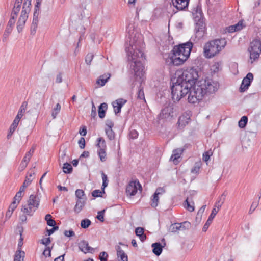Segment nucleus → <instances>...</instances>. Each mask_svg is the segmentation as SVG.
Wrapping results in <instances>:
<instances>
[{
    "label": "nucleus",
    "instance_id": "obj_13",
    "mask_svg": "<svg viewBox=\"0 0 261 261\" xmlns=\"http://www.w3.org/2000/svg\"><path fill=\"white\" fill-rule=\"evenodd\" d=\"M98 143L97 146L100 149L98 150L97 153L101 162H105L106 160V144L103 138L100 137L97 139Z\"/></svg>",
    "mask_w": 261,
    "mask_h": 261
},
{
    "label": "nucleus",
    "instance_id": "obj_17",
    "mask_svg": "<svg viewBox=\"0 0 261 261\" xmlns=\"http://www.w3.org/2000/svg\"><path fill=\"white\" fill-rule=\"evenodd\" d=\"M173 5L178 10H183L188 7L189 0H172Z\"/></svg>",
    "mask_w": 261,
    "mask_h": 261
},
{
    "label": "nucleus",
    "instance_id": "obj_64",
    "mask_svg": "<svg viewBox=\"0 0 261 261\" xmlns=\"http://www.w3.org/2000/svg\"><path fill=\"white\" fill-rule=\"evenodd\" d=\"M53 228L50 229H47V232L48 236L52 234L56 230L59 229V227L57 226H53Z\"/></svg>",
    "mask_w": 261,
    "mask_h": 261
},
{
    "label": "nucleus",
    "instance_id": "obj_9",
    "mask_svg": "<svg viewBox=\"0 0 261 261\" xmlns=\"http://www.w3.org/2000/svg\"><path fill=\"white\" fill-rule=\"evenodd\" d=\"M31 6H25L23 4L22 10L21 13V15L19 18L18 21L17 23V29L19 33L21 32L24 28L25 22L28 18V14L31 10Z\"/></svg>",
    "mask_w": 261,
    "mask_h": 261
},
{
    "label": "nucleus",
    "instance_id": "obj_38",
    "mask_svg": "<svg viewBox=\"0 0 261 261\" xmlns=\"http://www.w3.org/2000/svg\"><path fill=\"white\" fill-rule=\"evenodd\" d=\"M247 121H248L247 117L246 116H243L239 121V123H238L239 126L241 128H244L246 125Z\"/></svg>",
    "mask_w": 261,
    "mask_h": 261
},
{
    "label": "nucleus",
    "instance_id": "obj_43",
    "mask_svg": "<svg viewBox=\"0 0 261 261\" xmlns=\"http://www.w3.org/2000/svg\"><path fill=\"white\" fill-rule=\"evenodd\" d=\"M213 155V152L211 150H209L206 152H204L203 154V160L207 162L209 160L210 157Z\"/></svg>",
    "mask_w": 261,
    "mask_h": 261
},
{
    "label": "nucleus",
    "instance_id": "obj_26",
    "mask_svg": "<svg viewBox=\"0 0 261 261\" xmlns=\"http://www.w3.org/2000/svg\"><path fill=\"white\" fill-rule=\"evenodd\" d=\"M28 106V102L25 101H23L21 106H20V108L18 111V114L15 117L17 119H20V118L23 116L26 108H27Z\"/></svg>",
    "mask_w": 261,
    "mask_h": 261
},
{
    "label": "nucleus",
    "instance_id": "obj_51",
    "mask_svg": "<svg viewBox=\"0 0 261 261\" xmlns=\"http://www.w3.org/2000/svg\"><path fill=\"white\" fill-rule=\"evenodd\" d=\"M181 225V230L189 229L191 227V223L188 221L179 223Z\"/></svg>",
    "mask_w": 261,
    "mask_h": 261
},
{
    "label": "nucleus",
    "instance_id": "obj_22",
    "mask_svg": "<svg viewBox=\"0 0 261 261\" xmlns=\"http://www.w3.org/2000/svg\"><path fill=\"white\" fill-rule=\"evenodd\" d=\"M19 121H20L19 119H17L16 118L14 120L12 124L11 125V126L10 127L9 133L7 136V138L8 139H9L11 138V137L12 136V134H13L15 130L17 128Z\"/></svg>",
    "mask_w": 261,
    "mask_h": 261
},
{
    "label": "nucleus",
    "instance_id": "obj_5",
    "mask_svg": "<svg viewBox=\"0 0 261 261\" xmlns=\"http://www.w3.org/2000/svg\"><path fill=\"white\" fill-rule=\"evenodd\" d=\"M198 77V72L197 69L194 68H190L184 70L177 79H178V82L189 83L188 86L191 88L193 84L196 83Z\"/></svg>",
    "mask_w": 261,
    "mask_h": 261
},
{
    "label": "nucleus",
    "instance_id": "obj_15",
    "mask_svg": "<svg viewBox=\"0 0 261 261\" xmlns=\"http://www.w3.org/2000/svg\"><path fill=\"white\" fill-rule=\"evenodd\" d=\"M253 80V75L251 73H248L246 76L243 79L241 85L240 86V91L244 92L247 90L250 85L251 82Z\"/></svg>",
    "mask_w": 261,
    "mask_h": 261
},
{
    "label": "nucleus",
    "instance_id": "obj_1",
    "mask_svg": "<svg viewBox=\"0 0 261 261\" xmlns=\"http://www.w3.org/2000/svg\"><path fill=\"white\" fill-rule=\"evenodd\" d=\"M136 39V35L130 41V47H126L128 60L130 64V80L133 84L136 81L142 82L144 74L142 62L145 60L143 52L144 44L141 36L138 34Z\"/></svg>",
    "mask_w": 261,
    "mask_h": 261
},
{
    "label": "nucleus",
    "instance_id": "obj_29",
    "mask_svg": "<svg viewBox=\"0 0 261 261\" xmlns=\"http://www.w3.org/2000/svg\"><path fill=\"white\" fill-rule=\"evenodd\" d=\"M85 205L84 200L77 199L76 204L74 208V211L76 213H80Z\"/></svg>",
    "mask_w": 261,
    "mask_h": 261
},
{
    "label": "nucleus",
    "instance_id": "obj_60",
    "mask_svg": "<svg viewBox=\"0 0 261 261\" xmlns=\"http://www.w3.org/2000/svg\"><path fill=\"white\" fill-rule=\"evenodd\" d=\"M79 147L81 149H84L85 147V140L84 138L81 137L78 141Z\"/></svg>",
    "mask_w": 261,
    "mask_h": 261
},
{
    "label": "nucleus",
    "instance_id": "obj_25",
    "mask_svg": "<svg viewBox=\"0 0 261 261\" xmlns=\"http://www.w3.org/2000/svg\"><path fill=\"white\" fill-rule=\"evenodd\" d=\"M110 76L111 74L109 73L102 75L100 76L99 78L97 80L96 83L101 86H103L110 79Z\"/></svg>",
    "mask_w": 261,
    "mask_h": 261
},
{
    "label": "nucleus",
    "instance_id": "obj_42",
    "mask_svg": "<svg viewBox=\"0 0 261 261\" xmlns=\"http://www.w3.org/2000/svg\"><path fill=\"white\" fill-rule=\"evenodd\" d=\"M35 174L34 172H30L25 177V179L23 183H28L27 186H29L31 183L33 179V176Z\"/></svg>",
    "mask_w": 261,
    "mask_h": 261
},
{
    "label": "nucleus",
    "instance_id": "obj_62",
    "mask_svg": "<svg viewBox=\"0 0 261 261\" xmlns=\"http://www.w3.org/2000/svg\"><path fill=\"white\" fill-rule=\"evenodd\" d=\"M236 31L241 30L243 28V22L240 21L237 24L233 25Z\"/></svg>",
    "mask_w": 261,
    "mask_h": 261
},
{
    "label": "nucleus",
    "instance_id": "obj_30",
    "mask_svg": "<svg viewBox=\"0 0 261 261\" xmlns=\"http://www.w3.org/2000/svg\"><path fill=\"white\" fill-rule=\"evenodd\" d=\"M136 234L139 237L141 241H144L146 239V235L144 233V229L142 227H137L135 230Z\"/></svg>",
    "mask_w": 261,
    "mask_h": 261
},
{
    "label": "nucleus",
    "instance_id": "obj_50",
    "mask_svg": "<svg viewBox=\"0 0 261 261\" xmlns=\"http://www.w3.org/2000/svg\"><path fill=\"white\" fill-rule=\"evenodd\" d=\"M94 57V55L92 53L88 54L85 57V62L87 65H90Z\"/></svg>",
    "mask_w": 261,
    "mask_h": 261
},
{
    "label": "nucleus",
    "instance_id": "obj_21",
    "mask_svg": "<svg viewBox=\"0 0 261 261\" xmlns=\"http://www.w3.org/2000/svg\"><path fill=\"white\" fill-rule=\"evenodd\" d=\"M117 255L119 261H128L127 255L125 254L124 251L121 249V248L117 246L116 247Z\"/></svg>",
    "mask_w": 261,
    "mask_h": 261
},
{
    "label": "nucleus",
    "instance_id": "obj_14",
    "mask_svg": "<svg viewBox=\"0 0 261 261\" xmlns=\"http://www.w3.org/2000/svg\"><path fill=\"white\" fill-rule=\"evenodd\" d=\"M224 202V199L223 200V201L221 202V203H220V205H218L217 208L214 207L213 208L211 215H210L207 221L206 222V223H205V224L203 227V229H202L203 231H204V232L206 231L209 226L212 223L213 219L214 218V217H215L216 214L219 212V210L220 209L222 205L223 204Z\"/></svg>",
    "mask_w": 261,
    "mask_h": 261
},
{
    "label": "nucleus",
    "instance_id": "obj_63",
    "mask_svg": "<svg viewBox=\"0 0 261 261\" xmlns=\"http://www.w3.org/2000/svg\"><path fill=\"white\" fill-rule=\"evenodd\" d=\"M92 107L91 116L92 117L95 118L97 115L96 108L95 106H94L93 102H92Z\"/></svg>",
    "mask_w": 261,
    "mask_h": 261
},
{
    "label": "nucleus",
    "instance_id": "obj_36",
    "mask_svg": "<svg viewBox=\"0 0 261 261\" xmlns=\"http://www.w3.org/2000/svg\"><path fill=\"white\" fill-rule=\"evenodd\" d=\"M170 115V113L169 112V108H166L162 110L160 114V117L162 119H165L169 117Z\"/></svg>",
    "mask_w": 261,
    "mask_h": 261
},
{
    "label": "nucleus",
    "instance_id": "obj_19",
    "mask_svg": "<svg viewBox=\"0 0 261 261\" xmlns=\"http://www.w3.org/2000/svg\"><path fill=\"white\" fill-rule=\"evenodd\" d=\"M79 247L81 251L85 253L87 252H92L94 251V248L89 246L88 243L86 241H81L79 243Z\"/></svg>",
    "mask_w": 261,
    "mask_h": 261
},
{
    "label": "nucleus",
    "instance_id": "obj_52",
    "mask_svg": "<svg viewBox=\"0 0 261 261\" xmlns=\"http://www.w3.org/2000/svg\"><path fill=\"white\" fill-rule=\"evenodd\" d=\"M105 212V210H103L101 211L98 212V215L96 217L97 219L99 220L100 222H103L105 220L104 219V213Z\"/></svg>",
    "mask_w": 261,
    "mask_h": 261
},
{
    "label": "nucleus",
    "instance_id": "obj_10",
    "mask_svg": "<svg viewBox=\"0 0 261 261\" xmlns=\"http://www.w3.org/2000/svg\"><path fill=\"white\" fill-rule=\"evenodd\" d=\"M188 59V56L174 55L171 52L166 59V63L169 65L179 66L182 65Z\"/></svg>",
    "mask_w": 261,
    "mask_h": 261
},
{
    "label": "nucleus",
    "instance_id": "obj_45",
    "mask_svg": "<svg viewBox=\"0 0 261 261\" xmlns=\"http://www.w3.org/2000/svg\"><path fill=\"white\" fill-rule=\"evenodd\" d=\"M91 222L88 219L82 220L81 222V226L83 228H87L91 225Z\"/></svg>",
    "mask_w": 261,
    "mask_h": 261
},
{
    "label": "nucleus",
    "instance_id": "obj_2",
    "mask_svg": "<svg viewBox=\"0 0 261 261\" xmlns=\"http://www.w3.org/2000/svg\"><path fill=\"white\" fill-rule=\"evenodd\" d=\"M225 39H217L207 42L204 47V53L206 57L212 58L218 54L226 46Z\"/></svg>",
    "mask_w": 261,
    "mask_h": 261
},
{
    "label": "nucleus",
    "instance_id": "obj_12",
    "mask_svg": "<svg viewBox=\"0 0 261 261\" xmlns=\"http://www.w3.org/2000/svg\"><path fill=\"white\" fill-rule=\"evenodd\" d=\"M138 189L142 190V186L138 180L130 181L126 188L127 195L130 196L135 195Z\"/></svg>",
    "mask_w": 261,
    "mask_h": 261
},
{
    "label": "nucleus",
    "instance_id": "obj_61",
    "mask_svg": "<svg viewBox=\"0 0 261 261\" xmlns=\"http://www.w3.org/2000/svg\"><path fill=\"white\" fill-rule=\"evenodd\" d=\"M17 204L16 202H15V200H13V201L11 203L9 207L8 210L10 211L11 212H13V211L15 210V209L16 208L17 206Z\"/></svg>",
    "mask_w": 261,
    "mask_h": 261
},
{
    "label": "nucleus",
    "instance_id": "obj_11",
    "mask_svg": "<svg viewBox=\"0 0 261 261\" xmlns=\"http://www.w3.org/2000/svg\"><path fill=\"white\" fill-rule=\"evenodd\" d=\"M203 85L206 87L204 88L206 91V94L207 93H213L216 91L219 87V84L218 82L213 81L212 80H202Z\"/></svg>",
    "mask_w": 261,
    "mask_h": 261
},
{
    "label": "nucleus",
    "instance_id": "obj_18",
    "mask_svg": "<svg viewBox=\"0 0 261 261\" xmlns=\"http://www.w3.org/2000/svg\"><path fill=\"white\" fill-rule=\"evenodd\" d=\"M182 152L183 150L181 149L178 148L174 150L170 160L172 161L174 164L177 165L179 163V159L180 158Z\"/></svg>",
    "mask_w": 261,
    "mask_h": 261
},
{
    "label": "nucleus",
    "instance_id": "obj_41",
    "mask_svg": "<svg viewBox=\"0 0 261 261\" xmlns=\"http://www.w3.org/2000/svg\"><path fill=\"white\" fill-rule=\"evenodd\" d=\"M60 110H61V106L59 103H58L56 105V107L54 108L53 112H52V116H53V118L55 119L56 118L57 115L60 112Z\"/></svg>",
    "mask_w": 261,
    "mask_h": 261
},
{
    "label": "nucleus",
    "instance_id": "obj_3",
    "mask_svg": "<svg viewBox=\"0 0 261 261\" xmlns=\"http://www.w3.org/2000/svg\"><path fill=\"white\" fill-rule=\"evenodd\" d=\"M206 87L203 85L202 80L197 81L193 84L189 88L188 100L191 103H195L201 100L205 94L206 91L204 88Z\"/></svg>",
    "mask_w": 261,
    "mask_h": 261
},
{
    "label": "nucleus",
    "instance_id": "obj_23",
    "mask_svg": "<svg viewBox=\"0 0 261 261\" xmlns=\"http://www.w3.org/2000/svg\"><path fill=\"white\" fill-rule=\"evenodd\" d=\"M108 108V105L106 103H102L98 107V116L100 118H103L105 116L106 111Z\"/></svg>",
    "mask_w": 261,
    "mask_h": 261
},
{
    "label": "nucleus",
    "instance_id": "obj_40",
    "mask_svg": "<svg viewBox=\"0 0 261 261\" xmlns=\"http://www.w3.org/2000/svg\"><path fill=\"white\" fill-rule=\"evenodd\" d=\"M159 197L157 194H154L153 198L151 199V205L153 207H156L159 203Z\"/></svg>",
    "mask_w": 261,
    "mask_h": 261
},
{
    "label": "nucleus",
    "instance_id": "obj_46",
    "mask_svg": "<svg viewBox=\"0 0 261 261\" xmlns=\"http://www.w3.org/2000/svg\"><path fill=\"white\" fill-rule=\"evenodd\" d=\"M75 196L77 199L84 200L83 197L85 196L84 191L82 189H77L75 191Z\"/></svg>",
    "mask_w": 261,
    "mask_h": 261
},
{
    "label": "nucleus",
    "instance_id": "obj_33",
    "mask_svg": "<svg viewBox=\"0 0 261 261\" xmlns=\"http://www.w3.org/2000/svg\"><path fill=\"white\" fill-rule=\"evenodd\" d=\"M63 171L66 174H70L73 171L71 165L67 162L64 163L63 166Z\"/></svg>",
    "mask_w": 261,
    "mask_h": 261
},
{
    "label": "nucleus",
    "instance_id": "obj_58",
    "mask_svg": "<svg viewBox=\"0 0 261 261\" xmlns=\"http://www.w3.org/2000/svg\"><path fill=\"white\" fill-rule=\"evenodd\" d=\"M108 254L106 252H101L99 254L100 261H107Z\"/></svg>",
    "mask_w": 261,
    "mask_h": 261
},
{
    "label": "nucleus",
    "instance_id": "obj_37",
    "mask_svg": "<svg viewBox=\"0 0 261 261\" xmlns=\"http://www.w3.org/2000/svg\"><path fill=\"white\" fill-rule=\"evenodd\" d=\"M101 176H102V192L103 193H105V188L107 187L108 185V178H107V176L105 174V173L103 172V171H101Z\"/></svg>",
    "mask_w": 261,
    "mask_h": 261
},
{
    "label": "nucleus",
    "instance_id": "obj_16",
    "mask_svg": "<svg viewBox=\"0 0 261 261\" xmlns=\"http://www.w3.org/2000/svg\"><path fill=\"white\" fill-rule=\"evenodd\" d=\"M127 102L123 98H119L112 102L114 111L116 114L120 113L122 107Z\"/></svg>",
    "mask_w": 261,
    "mask_h": 261
},
{
    "label": "nucleus",
    "instance_id": "obj_47",
    "mask_svg": "<svg viewBox=\"0 0 261 261\" xmlns=\"http://www.w3.org/2000/svg\"><path fill=\"white\" fill-rule=\"evenodd\" d=\"M184 206L189 212H193L194 210V206L190 204L188 201V198H187L185 201Z\"/></svg>",
    "mask_w": 261,
    "mask_h": 261
},
{
    "label": "nucleus",
    "instance_id": "obj_31",
    "mask_svg": "<svg viewBox=\"0 0 261 261\" xmlns=\"http://www.w3.org/2000/svg\"><path fill=\"white\" fill-rule=\"evenodd\" d=\"M25 253L24 251L18 250L14 255V261H23Z\"/></svg>",
    "mask_w": 261,
    "mask_h": 261
},
{
    "label": "nucleus",
    "instance_id": "obj_24",
    "mask_svg": "<svg viewBox=\"0 0 261 261\" xmlns=\"http://www.w3.org/2000/svg\"><path fill=\"white\" fill-rule=\"evenodd\" d=\"M152 247L153 248L152 251L154 254L159 256L161 254L163 250V246L160 243H153Z\"/></svg>",
    "mask_w": 261,
    "mask_h": 261
},
{
    "label": "nucleus",
    "instance_id": "obj_57",
    "mask_svg": "<svg viewBox=\"0 0 261 261\" xmlns=\"http://www.w3.org/2000/svg\"><path fill=\"white\" fill-rule=\"evenodd\" d=\"M51 248H50L49 247H46L43 252V254L46 257H50L51 256Z\"/></svg>",
    "mask_w": 261,
    "mask_h": 261
},
{
    "label": "nucleus",
    "instance_id": "obj_34",
    "mask_svg": "<svg viewBox=\"0 0 261 261\" xmlns=\"http://www.w3.org/2000/svg\"><path fill=\"white\" fill-rule=\"evenodd\" d=\"M188 123V119L186 117H185L184 116H182L179 118L178 121V126L180 127H184Z\"/></svg>",
    "mask_w": 261,
    "mask_h": 261
},
{
    "label": "nucleus",
    "instance_id": "obj_49",
    "mask_svg": "<svg viewBox=\"0 0 261 261\" xmlns=\"http://www.w3.org/2000/svg\"><path fill=\"white\" fill-rule=\"evenodd\" d=\"M213 68L215 72H218L222 69V62H215L213 65Z\"/></svg>",
    "mask_w": 261,
    "mask_h": 261
},
{
    "label": "nucleus",
    "instance_id": "obj_8",
    "mask_svg": "<svg viewBox=\"0 0 261 261\" xmlns=\"http://www.w3.org/2000/svg\"><path fill=\"white\" fill-rule=\"evenodd\" d=\"M250 52V58L255 61L257 59L261 52V42L258 39H254L251 43L248 48Z\"/></svg>",
    "mask_w": 261,
    "mask_h": 261
},
{
    "label": "nucleus",
    "instance_id": "obj_6",
    "mask_svg": "<svg viewBox=\"0 0 261 261\" xmlns=\"http://www.w3.org/2000/svg\"><path fill=\"white\" fill-rule=\"evenodd\" d=\"M197 15L194 17L195 23V37L198 40L201 39L205 34V24L203 18H202V12L198 8L195 10Z\"/></svg>",
    "mask_w": 261,
    "mask_h": 261
},
{
    "label": "nucleus",
    "instance_id": "obj_28",
    "mask_svg": "<svg viewBox=\"0 0 261 261\" xmlns=\"http://www.w3.org/2000/svg\"><path fill=\"white\" fill-rule=\"evenodd\" d=\"M23 0H16L11 13L17 15L21 7Z\"/></svg>",
    "mask_w": 261,
    "mask_h": 261
},
{
    "label": "nucleus",
    "instance_id": "obj_27",
    "mask_svg": "<svg viewBox=\"0 0 261 261\" xmlns=\"http://www.w3.org/2000/svg\"><path fill=\"white\" fill-rule=\"evenodd\" d=\"M36 208L31 205H29V203L27 205L22 207L21 211L26 215L31 216L32 214L35 211Z\"/></svg>",
    "mask_w": 261,
    "mask_h": 261
},
{
    "label": "nucleus",
    "instance_id": "obj_35",
    "mask_svg": "<svg viewBox=\"0 0 261 261\" xmlns=\"http://www.w3.org/2000/svg\"><path fill=\"white\" fill-rule=\"evenodd\" d=\"M106 134L107 136V137L110 140H113L115 138V134L114 132L111 128H106L105 129Z\"/></svg>",
    "mask_w": 261,
    "mask_h": 261
},
{
    "label": "nucleus",
    "instance_id": "obj_39",
    "mask_svg": "<svg viewBox=\"0 0 261 261\" xmlns=\"http://www.w3.org/2000/svg\"><path fill=\"white\" fill-rule=\"evenodd\" d=\"M170 230L172 232H176L181 230V225H179V223H174L171 225Z\"/></svg>",
    "mask_w": 261,
    "mask_h": 261
},
{
    "label": "nucleus",
    "instance_id": "obj_44",
    "mask_svg": "<svg viewBox=\"0 0 261 261\" xmlns=\"http://www.w3.org/2000/svg\"><path fill=\"white\" fill-rule=\"evenodd\" d=\"M38 21H36L35 20L34 21H32L31 26V35H35L36 32V30L38 26Z\"/></svg>",
    "mask_w": 261,
    "mask_h": 261
},
{
    "label": "nucleus",
    "instance_id": "obj_32",
    "mask_svg": "<svg viewBox=\"0 0 261 261\" xmlns=\"http://www.w3.org/2000/svg\"><path fill=\"white\" fill-rule=\"evenodd\" d=\"M17 15H16L14 14L11 13L10 19H9V20L8 22L6 28L13 29V26L16 21V19L17 18Z\"/></svg>",
    "mask_w": 261,
    "mask_h": 261
},
{
    "label": "nucleus",
    "instance_id": "obj_4",
    "mask_svg": "<svg viewBox=\"0 0 261 261\" xmlns=\"http://www.w3.org/2000/svg\"><path fill=\"white\" fill-rule=\"evenodd\" d=\"M188 85H189V83L178 82V79L176 82L173 83L171 90L172 98L174 101H179L182 97L189 94L190 87L188 86Z\"/></svg>",
    "mask_w": 261,
    "mask_h": 261
},
{
    "label": "nucleus",
    "instance_id": "obj_48",
    "mask_svg": "<svg viewBox=\"0 0 261 261\" xmlns=\"http://www.w3.org/2000/svg\"><path fill=\"white\" fill-rule=\"evenodd\" d=\"M12 30H13L12 29H10V28H6L5 31L3 34V41H6L9 35L11 33Z\"/></svg>",
    "mask_w": 261,
    "mask_h": 261
},
{
    "label": "nucleus",
    "instance_id": "obj_20",
    "mask_svg": "<svg viewBox=\"0 0 261 261\" xmlns=\"http://www.w3.org/2000/svg\"><path fill=\"white\" fill-rule=\"evenodd\" d=\"M40 203V199L37 195H31L28 201L29 205H31L35 208H38Z\"/></svg>",
    "mask_w": 261,
    "mask_h": 261
},
{
    "label": "nucleus",
    "instance_id": "obj_55",
    "mask_svg": "<svg viewBox=\"0 0 261 261\" xmlns=\"http://www.w3.org/2000/svg\"><path fill=\"white\" fill-rule=\"evenodd\" d=\"M137 95L138 98L140 99H145L144 93L143 88H139Z\"/></svg>",
    "mask_w": 261,
    "mask_h": 261
},
{
    "label": "nucleus",
    "instance_id": "obj_56",
    "mask_svg": "<svg viewBox=\"0 0 261 261\" xmlns=\"http://www.w3.org/2000/svg\"><path fill=\"white\" fill-rule=\"evenodd\" d=\"M129 136L133 139L137 138L138 136V132L135 129L130 130L129 132Z\"/></svg>",
    "mask_w": 261,
    "mask_h": 261
},
{
    "label": "nucleus",
    "instance_id": "obj_59",
    "mask_svg": "<svg viewBox=\"0 0 261 261\" xmlns=\"http://www.w3.org/2000/svg\"><path fill=\"white\" fill-rule=\"evenodd\" d=\"M50 242L51 240L49 237L45 238L40 240V243L45 245L46 246H47L49 244H50Z\"/></svg>",
    "mask_w": 261,
    "mask_h": 261
},
{
    "label": "nucleus",
    "instance_id": "obj_7",
    "mask_svg": "<svg viewBox=\"0 0 261 261\" xmlns=\"http://www.w3.org/2000/svg\"><path fill=\"white\" fill-rule=\"evenodd\" d=\"M193 47V43L188 41L186 43L175 45L171 50V53L174 55H177L178 56H186L189 57L192 48Z\"/></svg>",
    "mask_w": 261,
    "mask_h": 261
},
{
    "label": "nucleus",
    "instance_id": "obj_54",
    "mask_svg": "<svg viewBox=\"0 0 261 261\" xmlns=\"http://www.w3.org/2000/svg\"><path fill=\"white\" fill-rule=\"evenodd\" d=\"M22 195L23 194L21 193V192H17L14 198V200H15V202L18 203L20 201L21 198L22 197Z\"/></svg>",
    "mask_w": 261,
    "mask_h": 261
},
{
    "label": "nucleus",
    "instance_id": "obj_53",
    "mask_svg": "<svg viewBox=\"0 0 261 261\" xmlns=\"http://www.w3.org/2000/svg\"><path fill=\"white\" fill-rule=\"evenodd\" d=\"M102 191H100V190H95L92 192V195L94 197H102L101 195L102 193Z\"/></svg>",
    "mask_w": 261,
    "mask_h": 261
}]
</instances>
